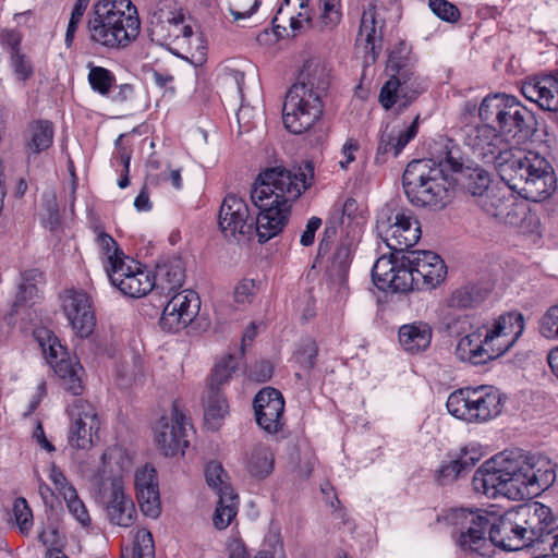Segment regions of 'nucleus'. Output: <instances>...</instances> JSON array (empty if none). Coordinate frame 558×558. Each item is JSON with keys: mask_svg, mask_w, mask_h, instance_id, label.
I'll list each match as a JSON object with an SVG mask.
<instances>
[{"mask_svg": "<svg viewBox=\"0 0 558 558\" xmlns=\"http://www.w3.org/2000/svg\"><path fill=\"white\" fill-rule=\"evenodd\" d=\"M475 205L489 217L509 226H518L525 215L524 206L511 192L496 186L477 198Z\"/></svg>", "mask_w": 558, "mask_h": 558, "instance_id": "nucleus-19", "label": "nucleus"}, {"mask_svg": "<svg viewBox=\"0 0 558 558\" xmlns=\"http://www.w3.org/2000/svg\"><path fill=\"white\" fill-rule=\"evenodd\" d=\"M89 39L108 49H124L141 31L136 7L131 0H98L87 21Z\"/></svg>", "mask_w": 558, "mask_h": 558, "instance_id": "nucleus-7", "label": "nucleus"}, {"mask_svg": "<svg viewBox=\"0 0 558 558\" xmlns=\"http://www.w3.org/2000/svg\"><path fill=\"white\" fill-rule=\"evenodd\" d=\"M236 368L238 361L234 355L229 354L222 357L215 364L208 387L219 388L221 390V386L230 380Z\"/></svg>", "mask_w": 558, "mask_h": 558, "instance_id": "nucleus-41", "label": "nucleus"}, {"mask_svg": "<svg viewBox=\"0 0 558 558\" xmlns=\"http://www.w3.org/2000/svg\"><path fill=\"white\" fill-rule=\"evenodd\" d=\"M456 355L460 361L473 365H482L495 360L493 354L489 353L488 345L484 343V332L481 327L459 340L456 347Z\"/></svg>", "mask_w": 558, "mask_h": 558, "instance_id": "nucleus-28", "label": "nucleus"}, {"mask_svg": "<svg viewBox=\"0 0 558 558\" xmlns=\"http://www.w3.org/2000/svg\"><path fill=\"white\" fill-rule=\"evenodd\" d=\"M399 343L404 351L417 354L427 350L433 338V329L425 322L404 324L399 328Z\"/></svg>", "mask_w": 558, "mask_h": 558, "instance_id": "nucleus-30", "label": "nucleus"}, {"mask_svg": "<svg viewBox=\"0 0 558 558\" xmlns=\"http://www.w3.org/2000/svg\"><path fill=\"white\" fill-rule=\"evenodd\" d=\"M238 513V495L231 486H222L213 517L216 529L225 530Z\"/></svg>", "mask_w": 558, "mask_h": 558, "instance_id": "nucleus-35", "label": "nucleus"}, {"mask_svg": "<svg viewBox=\"0 0 558 558\" xmlns=\"http://www.w3.org/2000/svg\"><path fill=\"white\" fill-rule=\"evenodd\" d=\"M418 130V116L412 123L403 131L395 132L393 137L396 142V157L402 151L408 143L415 137Z\"/></svg>", "mask_w": 558, "mask_h": 558, "instance_id": "nucleus-55", "label": "nucleus"}, {"mask_svg": "<svg viewBox=\"0 0 558 558\" xmlns=\"http://www.w3.org/2000/svg\"><path fill=\"white\" fill-rule=\"evenodd\" d=\"M352 258V248L349 243H341L338 245L332 254L329 272L332 277L343 280L350 268Z\"/></svg>", "mask_w": 558, "mask_h": 558, "instance_id": "nucleus-42", "label": "nucleus"}, {"mask_svg": "<svg viewBox=\"0 0 558 558\" xmlns=\"http://www.w3.org/2000/svg\"><path fill=\"white\" fill-rule=\"evenodd\" d=\"M175 302H168L163 308L162 315L159 320V325L162 330L168 332H177L184 329L191 324V313L186 311L184 314L175 310Z\"/></svg>", "mask_w": 558, "mask_h": 558, "instance_id": "nucleus-40", "label": "nucleus"}, {"mask_svg": "<svg viewBox=\"0 0 558 558\" xmlns=\"http://www.w3.org/2000/svg\"><path fill=\"white\" fill-rule=\"evenodd\" d=\"M489 289L482 283H468L457 288L447 299V306L454 310H472L484 303Z\"/></svg>", "mask_w": 558, "mask_h": 558, "instance_id": "nucleus-31", "label": "nucleus"}, {"mask_svg": "<svg viewBox=\"0 0 558 558\" xmlns=\"http://www.w3.org/2000/svg\"><path fill=\"white\" fill-rule=\"evenodd\" d=\"M481 121L493 122L511 147L529 142L537 131L534 113L523 106L518 98L506 94L486 96L478 108Z\"/></svg>", "mask_w": 558, "mask_h": 558, "instance_id": "nucleus-8", "label": "nucleus"}, {"mask_svg": "<svg viewBox=\"0 0 558 558\" xmlns=\"http://www.w3.org/2000/svg\"><path fill=\"white\" fill-rule=\"evenodd\" d=\"M154 556L153 535L147 530H141L135 536V544L130 555L122 554L121 558H154Z\"/></svg>", "mask_w": 558, "mask_h": 558, "instance_id": "nucleus-45", "label": "nucleus"}, {"mask_svg": "<svg viewBox=\"0 0 558 558\" xmlns=\"http://www.w3.org/2000/svg\"><path fill=\"white\" fill-rule=\"evenodd\" d=\"M556 481L555 464L539 454L502 452L485 461L473 476L476 492L489 498L522 500L539 495Z\"/></svg>", "mask_w": 558, "mask_h": 558, "instance_id": "nucleus-2", "label": "nucleus"}, {"mask_svg": "<svg viewBox=\"0 0 558 558\" xmlns=\"http://www.w3.org/2000/svg\"><path fill=\"white\" fill-rule=\"evenodd\" d=\"M49 478L54 485L56 490L63 498L69 495L70 492H75L76 489L73 485L68 481L63 472L57 468L54 464L50 468Z\"/></svg>", "mask_w": 558, "mask_h": 558, "instance_id": "nucleus-56", "label": "nucleus"}, {"mask_svg": "<svg viewBox=\"0 0 558 558\" xmlns=\"http://www.w3.org/2000/svg\"><path fill=\"white\" fill-rule=\"evenodd\" d=\"M428 5L436 16L446 22L454 23L460 19L458 8L447 0H429Z\"/></svg>", "mask_w": 558, "mask_h": 558, "instance_id": "nucleus-50", "label": "nucleus"}, {"mask_svg": "<svg viewBox=\"0 0 558 558\" xmlns=\"http://www.w3.org/2000/svg\"><path fill=\"white\" fill-rule=\"evenodd\" d=\"M13 514L22 533H27L33 526V513L25 498L19 497L13 504Z\"/></svg>", "mask_w": 558, "mask_h": 558, "instance_id": "nucleus-49", "label": "nucleus"}, {"mask_svg": "<svg viewBox=\"0 0 558 558\" xmlns=\"http://www.w3.org/2000/svg\"><path fill=\"white\" fill-rule=\"evenodd\" d=\"M448 412L468 423H484L498 416L504 408L501 392L493 386L464 387L451 392Z\"/></svg>", "mask_w": 558, "mask_h": 558, "instance_id": "nucleus-9", "label": "nucleus"}, {"mask_svg": "<svg viewBox=\"0 0 558 558\" xmlns=\"http://www.w3.org/2000/svg\"><path fill=\"white\" fill-rule=\"evenodd\" d=\"M204 417L211 429H218L229 411L227 399L219 388L208 387L203 397Z\"/></svg>", "mask_w": 558, "mask_h": 558, "instance_id": "nucleus-34", "label": "nucleus"}, {"mask_svg": "<svg viewBox=\"0 0 558 558\" xmlns=\"http://www.w3.org/2000/svg\"><path fill=\"white\" fill-rule=\"evenodd\" d=\"M11 65L21 81H26L33 75V66L27 57L20 51L12 52Z\"/></svg>", "mask_w": 558, "mask_h": 558, "instance_id": "nucleus-53", "label": "nucleus"}, {"mask_svg": "<svg viewBox=\"0 0 558 558\" xmlns=\"http://www.w3.org/2000/svg\"><path fill=\"white\" fill-rule=\"evenodd\" d=\"M149 36L151 41L165 46L169 45L172 40L191 39L193 37V29L191 25L184 24V15L180 12L159 8L154 13Z\"/></svg>", "mask_w": 558, "mask_h": 558, "instance_id": "nucleus-23", "label": "nucleus"}, {"mask_svg": "<svg viewBox=\"0 0 558 558\" xmlns=\"http://www.w3.org/2000/svg\"><path fill=\"white\" fill-rule=\"evenodd\" d=\"M136 497L142 512L156 519L161 512V502L156 470L147 465L135 473Z\"/></svg>", "mask_w": 558, "mask_h": 558, "instance_id": "nucleus-26", "label": "nucleus"}, {"mask_svg": "<svg viewBox=\"0 0 558 558\" xmlns=\"http://www.w3.org/2000/svg\"><path fill=\"white\" fill-rule=\"evenodd\" d=\"M257 288L255 281L252 279H244L234 290V300L238 303H250L256 294Z\"/></svg>", "mask_w": 558, "mask_h": 558, "instance_id": "nucleus-58", "label": "nucleus"}, {"mask_svg": "<svg viewBox=\"0 0 558 558\" xmlns=\"http://www.w3.org/2000/svg\"><path fill=\"white\" fill-rule=\"evenodd\" d=\"M100 502L108 521L121 527H130L137 518L135 505L124 492L121 476L100 477L98 483Z\"/></svg>", "mask_w": 558, "mask_h": 558, "instance_id": "nucleus-12", "label": "nucleus"}, {"mask_svg": "<svg viewBox=\"0 0 558 558\" xmlns=\"http://www.w3.org/2000/svg\"><path fill=\"white\" fill-rule=\"evenodd\" d=\"M514 510L531 546L546 542L545 537L550 536L558 529L551 509L542 502L520 505Z\"/></svg>", "mask_w": 558, "mask_h": 558, "instance_id": "nucleus-16", "label": "nucleus"}, {"mask_svg": "<svg viewBox=\"0 0 558 558\" xmlns=\"http://www.w3.org/2000/svg\"><path fill=\"white\" fill-rule=\"evenodd\" d=\"M318 354V345L312 338L303 339L295 352L296 362L304 369H312L315 366L316 357Z\"/></svg>", "mask_w": 558, "mask_h": 558, "instance_id": "nucleus-47", "label": "nucleus"}, {"mask_svg": "<svg viewBox=\"0 0 558 558\" xmlns=\"http://www.w3.org/2000/svg\"><path fill=\"white\" fill-rule=\"evenodd\" d=\"M71 514L84 526L89 525L90 518L84 502L78 498L76 490L70 492L63 498Z\"/></svg>", "mask_w": 558, "mask_h": 558, "instance_id": "nucleus-51", "label": "nucleus"}, {"mask_svg": "<svg viewBox=\"0 0 558 558\" xmlns=\"http://www.w3.org/2000/svg\"><path fill=\"white\" fill-rule=\"evenodd\" d=\"M490 174L482 168L468 169L465 172V187L473 197L474 204L492 190Z\"/></svg>", "mask_w": 558, "mask_h": 558, "instance_id": "nucleus-39", "label": "nucleus"}, {"mask_svg": "<svg viewBox=\"0 0 558 558\" xmlns=\"http://www.w3.org/2000/svg\"><path fill=\"white\" fill-rule=\"evenodd\" d=\"M322 13L319 16L323 27L332 29L341 21L340 0H319Z\"/></svg>", "mask_w": 558, "mask_h": 558, "instance_id": "nucleus-46", "label": "nucleus"}, {"mask_svg": "<svg viewBox=\"0 0 558 558\" xmlns=\"http://www.w3.org/2000/svg\"><path fill=\"white\" fill-rule=\"evenodd\" d=\"M245 70L239 65H226L223 68V80L228 85H234L240 97H243V85Z\"/></svg>", "mask_w": 558, "mask_h": 558, "instance_id": "nucleus-54", "label": "nucleus"}, {"mask_svg": "<svg viewBox=\"0 0 558 558\" xmlns=\"http://www.w3.org/2000/svg\"><path fill=\"white\" fill-rule=\"evenodd\" d=\"M168 302H175V310L182 314H184L186 311L192 312L191 322L194 320L201 307V300L198 294L195 291L189 289L175 293Z\"/></svg>", "mask_w": 558, "mask_h": 558, "instance_id": "nucleus-44", "label": "nucleus"}, {"mask_svg": "<svg viewBox=\"0 0 558 558\" xmlns=\"http://www.w3.org/2000/svg\"><path fill=\"white\" fill-rule=\"evenodd\" d=\"M37 287L33 283L28 276L24 278V281L20 284L19 293L16 295V300L13 303V313L19 312L20 305L32 300L37 294Z\"/></svg>", "mask_w": 558, "mask_h": 558, "instance_id": "nucleus-57", "label": "nucleus"}, {"mask_svg": "<svg viewBox=\"0 0 558 558\" xmlns=\"http://www.w3.org/2000/svg\"><path fill=\"white\" fill-rule=\"evenodd\" d=\"M88 83L93 90L100 95H108L116 83V77L106 68L93 65L89 63Z\"/></svg>", "mask_w": 558, "mask_h": 558, "instance_id": "nucleus-43", "label": "nucleus"}, {"mask_svg": "<svg viewBox=\"0 0 558 558\" xmlns=\"http://www.w3.org/2000/svg\"><path fill=\"white\" fill-rule=\"evenodd\" d=\"M456 517L462 520L461 525L466 526L458 538V545L464 551L484 556L489 542L507 551L531 546L514 509L498 518L485 511L462 509Z\"/></svg>", "mask_w": 558, "mask_h": 558, "instance_id": "nucleus-5", "label": "nucleus"}, {"mask_svg": "<svg viewBox=\"0 0 558 558\" xmlns=\"http://www.w3.org/2000/svg\"><path fill=\"white\" fill-rule=\"evenodd\" d=\"M381 28L383 25L377 28L376 8L375 5L369 4L368 8L363 12L359 32V35L364 37L365 40V64H373L377 60V57L381 50Z\"/></svg>", "mask_w": 558, "mask_h": 558, "instance_id": "nucleus-29", "label": "nucleus"}, {"mask_svg": "<svg viewBox=\"0 0 558 558\" xmlns=\"http://www.w3.org/2000/svg\"><path fill=\"white\" fill-rule=\"evenodd\" d=\"M54 129L48 120L32 121L24 132V145L27 151L39 154L53 143Z\"/></svg>", "mask_w": 558, "mask_h": 558, "instance_id": "nucleus-32", "label": "nucleus"}, {"mask_svg": "<svg viewBox=\"0 0 558 558\" xmlns=\"http://www.w3.org/2000/svg\"><path fill=\"white\" fill-rule=\"evenodd\" d=\"M538 330L543 337L558 340V303L550 306L541 317Z\"/></svg>", "mask_w": 558, "mask_h": 558, "instance_id": "nucleus-48", "label": "nucleus"}, {"mask_svg": "<svg viewBox=\"0 0 558 558\" xmlns=\"http://www.w3.org/2000/svg\"><path fill=\"white\" fill-rule=\"evenodd\" d=\"M220 230L232 236L254 234V217L250 214L247 203L235 194H228L220 206L218 215Z\"/></svg>", "mask_w": 558, "mask_h": 558, "instance_id": "nucleus-21", "label": "nucleus"}, {"mask_svg": "<svg viewBox=\"0 0 558 558\" xmlns=\"http://www.w3.org/2000/svg\"><path fill=\"white\" fill-rule=\"evenodd\" d=\"M399 258L400 253L392 251L389 256L383 255L376 260L372 269V278L379 289L384 290L388 288Z\"/></svg>", "mask_w": 558, "mask_h": 558, "instance_id": "nucleus-38", "label": "nucleus"}, {"mask_svg": "<svg viewBox=\"0 0 558 558\" xmlns=\"http://www.w3.org/2000/svg\"><path fill=\"white\" fill-rule=\"evenodd\" d=\"M462 475L463 473L460 466L458 465V462L453 458L448 463L441 465L437 473V480L441 485H445L447 483L453 482L454 480Z\"/></svg>", "mask_w": 558, "mask_h": 558, "instance_id": "nucleus-59", "label": "nucleus"}, {"mask_svg": "<svg viewBox=\"0 0 558 558\" xmlns=\"http://www.w3.org/2000/svg\"><path fill=\"white\" fill-rule=\"evenodd\" d=\"M393 153L396 156V142L393 137V131H384L380 135L378 147H377V154H376V161L377 162H384V155L388 153Z\"/></svg>", "mask_w": 558, "mask_h": 558, "instance_id": "nucleus-61", "label": "nucleus"}, {"mask_svg": "<svg viewBox=\"0 0 558 558\" xmlns=\"http://www.w3.org/2000/svg\"><path fill=\"white\" fill-rule=\"evenodd\" d=\"M98 245L100 250L104 252V254L107 255V264L105 266V269L107 270V267H109V257L110 255H117L120 258H123V253L118 248L116 241L111 235H109L106 232H100L97 238Z\"/></svg>", "mask_w": 558, "mask_h": 558, "instance_id": "nucleus-60", "label": "nucleus"}, {"mask_svg": "<svg viewBox=\"0 0 558 558\" xmlns=\"http://www.w3.org/2000/svg\"><path fill=\"white\" fill-rule=\"evenodd\" d=\"M414 268V258H409V252L407 254H400L399 262L389 281L388 288L392 289L395 292L402 293L418 290Z\"/></svg>", "mask_w": 558, "mask_h": 558, "instance_id": "nucleus-33", "label": "nucleus"}, {"mask_svg": "<svg viewBox=\"0 0 558 558\" xmlns=\"http://www.w3.org/2000/svg\"><path fill=\"white\" fill-rule=\"evenodd\" d=\"M260 0H236L238 10L230 8L234 20L250 17L259 7Z\"/></svg>", "mask_w": 558, "mask_h": 558, "instance_id": "nucleus-63", "label": "nucleus"}, {"mask_svg": "<svg viewBox=\"0 0 558 558\" xmlns=\"http://www.w3.org/2000/svg\"><path fill=\"white\" fill-rule=\"evenodd\" d=\"M205 476L208 485L213 487L217 495L220 496V489L222 486H231L227 481V474L222 469L221 464L217 462H209L206 465Z\"/></svg>", "mask_w": 558, "mask_h": 558, "instance_id": "nucleus-52", "label": "nucleus"}, {"mask_svg": "<svg viewBox=\"0 0 558 558\" xmlns=\"http://www.w3.org/2000/svg\"><path fill=\"white\" fill-rule=\"evenodd\" d=\"M523 96L543 110L558 111V71L530 77L522 85Z\"/></svg>", "mask_w": 558, "mask_h": 558, "instance_id": "nucleus-24", "label": "nucleus"}, {"mask_svg": "<svg viewBox=\"0 0 558 558\" xmlns=\"http://www.w3.org/2000/svg\"><path fill=\"white\" fill-rule=\"evenodd\" d=\"M109 265L107 267V277L112 286L118 288L124 295L142 298L155 291L150 279L151 271L141 269L136 265L134 267L126 265L124 258H120L117 255H110Z\"/></svg>", "mask_w": 558, "mask_h": 558, "instance_id": "nucleus-14", "label": "nucleus"}, {"mask_svg": "<svg viewBox=\"0 0 558 558\" xmlns=\"http://www.w3.org/2000/svg\"><path fill=\"white\" fill-rule=\"evenodd\" d=\"M61 301L62 310L75 333L81 338L88 337L96 326V317L88 294L70 289L61 295Z\"/></svg>", "mask_w": 558, "mask_h": 558, "instance_id": "nucleus-22", "label": "nucleus"}, {"mask_svg": "<svg viewBox=\"0 0 558 558\" xmlns=\"http://www.w3.org/2000/svg\"><path fill=\"white\" fill-rule=\"evenodd\" d=\"M469 125L464 143L484 163L493 165L509 190L538 203L556 190L550 163L538 153L515 147H501L502 136L493 122Z\"/></svg>", "mask_w": 558, "mask_h": 558, "instance_id": "nucleus-1", "label": "nucleus"}, {"mask_svg": "<svg viewBox=\"0 0 558 558\" xmlns=\"http://www.w3.org/2000/svg\"><path fill=\"white\" fill-rule=\"evenodd\" d=\"M484 332V343L489 353L497 359L508 352L518 341L524 330V317L520 313H507L498 316L492 323L481 326Z\"/></svg>", "mask_w": 558, "mask_h": 558, "instance_id": "nucleus-13", "label": "nucleus"}, {"mask_svg": "<svg viewBox=\"0 0 558 558\" xmlns=\"http://www.w3.org/2000/svg\"><path fill=\"white\" fill-rule=\"evenodd\" d=\"M292 7V11H295L296 9H301L304 7V0H283V3L279 7L277 11V15L272 19V25H274V32L278 37H282V33L279 31L281 28V25L278 24L279 15H283L287 11L289 25L291 29V36H296L301 29L303 28V22L310 23V19H301L302 13H299L298 16H294L293 14H290L289 8ZM282 31L287 32V28L282 26Z\"/></svg>", "mask_w": 558, "mask_h": 558, "instance_id": "nucleus-37", "label": "nucleus"}, {"mask_svg": "<svg viewBox=\"0 0 558 558\" xmlns=\"http://www.w3.org/2000/svg\"><path fill=\"white\" fill-rule=\"evenodd\" d=\"M150 279L155 292L160 295H169L180 289L185 279V267L182 258L172 256L161 259L157 263Z\"/></svg>", "mask_w": 558, "mask_h": 558, "instance_id": "nucleus-27", "label": "nucleus"}, {"mask_svg": "<svg viewBox=\"0 0 558 558\" xmlns=\"http://www.w3.org/2000/svg\"><path fill=\"white\" fill-rule=\"evenodd\" d=\"M328 87L329 75L324 68L304 65L283 102L282 120L289 132L302 134L315 125L323 114V96Z\"/></svg>", "mask_w": 558, "mask_h": 558, "instance_id": "nucleus-6", "label": "nucleus"}, {"mask_svg": "<svg viewBox=\"0 0 558 558\" xmlns=\"http://www.w3.org/2000/svg\"><path fill=\"white\" fill-rule=\"evenodd\" d=\"M338 210L336 213H332L329 219L326 222V227L324 230L323 238L319 243V253H322L324 250H327L329 244L332 242L333 238L337 233V227L340 225V220L338 219Z\"/></svg>", "mask_w": 558, "mask_h": 558, "instance_id": "nucleus-62", "label": "nucleus"}, {"mask_svg": "<svg viewBox=\"0 0 558 558\" xmlns=\"http://www.w3.org/2000/svg\"><path fill=\"white\" fill-rule=\"evenodd\" d=\"M378 236L393 252L407 254L421 239V223L408 209L383 208L377 216Z\"/></svg>", "mask_w": 558, "mask_h": 558, "instance_id": "nucleus-10", "label": "nucleus"}, {"mask_svg": "<svg viewBox=\"0 0 558 558\" xmlns=\"http://www.w3.org/2000/svg\"><path fill=\"white\" fill-rule=\"evenodd\" d=\"M454 459L464 475L474 468L476 462L480 460V456L475 451L471 452L466 449H462L459 456H457Z\"/></svg>", "mask_w": 558, "mask_h": 558, "instance_id": "nucleus-64", "label": "nucleus"}, {"mask_svg": "<svg viewBox=\"0 0 558 558\" xmlns=\"http://www.w3.org/2000/svg\"><path fill=\"white\" fill-rule=\"evenodd\" d=\"M69 415L72 421L69 444L77 449L90 448L100 426L96 409L88 401L77 399L70 407Z\"/></svg>", "mask_w": 558, "mask_h": 558, "instance_id": "nucleus-17", "label": "nucleus"}, {"mask_svg": "<svg viewBox=\"0 0 558 558\" xmlns=\"http://www.w3.org/2000/svg\"><path fill=\"white\" fill-rule=\"evenodd\" d=\"M46 360L61 380V386L71 393L78 396L83 391L84 368L74 356L71 357L61 343L54 339L48 351L44 349Z\"/></svg>", "mask_w": 558, "mask_h": 558, "instance_id": "nucleus-20", "label": "nucleus"}, {"mask_svg": "<svg viewBox=\"0 0 558 558\" xmlns=\"http://www.w3.org/2000/svg\"><path fill=\"white\" fill-rule=\"evenodd\" d=\"M462 167L460 149L451 140H446L438 156L412 160L402 174L408 201L435 211L446 208L454 198L456 187L449 172L461 171Z\"/></svg>", "mask_w": 558, "mask_h": 558, "instance_id": "nucleus-4", "label": "nucleus"}, {"mask_svg": "<svg viewBox=\"0 0 558 558\" xmlns=\"http://www.w3.org/2000/svg\"><path fill=\"white\" fill-rule=\"evenodd\" d=\"M409 258H414L418 290L434 289L445 280L447 267L439 255L430 251H412Z\"/></svg>", "mask_w": 558, "mask_h": 558, "instance_id": "nucleus-25", "label": "nucleus"}, {"mask_svg": "<svg viewBox=\"0 0 558 558\" xmlns=\"http://www.w3.org/2000/svg\"><path fill=\"white\" fill-rule=\"evenodd\" d=\"M387 70L391 73V77L379 93V101L385 109L392 108L398 100L407 107L424 90V86L414 75L410 60L402 57L400 52L396 50L390 52Z\"/></svg>", "mask_w": 558, "mask_h": 558, "instance_id": "nucleus-11", "label": "nucleus"}, {"mask_svg": "<svg viewBox=\"0 0 558 558\" xmlns=\"http://www.w3.org/2000/svg\"><path fill=\"white\" fill-rule=\"evenodd\" d=\"M253 409L257 425L267 434H278L284 427V399L282 393L265 387L254 397Z\"/></svg>", "mask_w": 558, "mask_h": 558, "instance_id": "nucleus-18", "label": "nucleus"}, {"mask_svg": "<svg viewBox=\"0 0 558 558\" xmlns=\"http://www.w3.org/2000/svg\"><path fill=\"white\" fill-rule=\"evenodd\" d=\"M274 456L265 446L254 448L248 457L246 469L248 473L257 478H265L274 470Z\"/></svg>", "mask_w": 558, "mask_h": 558, "instance_id": "nucleus-36", "label": "nucleus"}, {"mask_svg": "<svg viewBox=\"0 0 558 558\" xmlns=\"http://www.w3.org/2000/svg\"><path fill=\"white\" fill-rule=\"evenodd\" d=\"M185 413L179 402L172 403L171 416H162L155 426V441L166 457L182 453L189 446Z\"/></svg>", "mask_w": 558, "mask_h": 558, "instance_id": "nucleus-15", "label": "nucleus"}, {"mask_svg": "<svg viewBox=\"0 0 558 558\" xmlns=\"http://www.w3.org/2000/svg\"><path fill=\"white\" fill-rule=\"evenodd\" d=\"M314 182L311 161L288 170L282 167L263 171L251 190V201L258 209L254 218V233L259 243H266L280 234L287 226L291 205Z\"/></svg>", "mask_w": 558, "mask_h": 558, "instance_id": "nucleus-3", "label": "nucleus"}]
</instances>
